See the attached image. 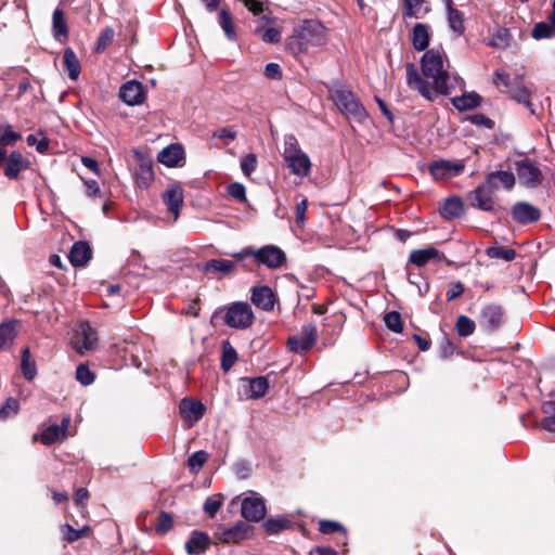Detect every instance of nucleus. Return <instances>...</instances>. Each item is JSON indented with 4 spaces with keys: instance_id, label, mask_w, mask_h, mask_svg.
Listing matches in <instances>:
<instances>
[{
    "instance_id": "nucleus-1",
    "label": "nucleus",
    "mask_w": 555,
    "mask_h": 555,
    "mask_svg": "<svg viewBox=\"0 0 555 555\" xmlns=\"http://www.w3.org/2000/svg\"><path fill=\"white\" fill-rule=\"evenodd\" d=\"M448 63L443 52L430 49L421 59L422 74L431 83L427 82L413 63L405 65L406 83L416 90L424 99L434 101L438 94L449 95L457 87H464V80L456 74H450L446 68Z\"/></svg>"
},
{
    "instance_id": "nucleus-2",
    "label": "nucleus",
    "mask_w": 555,
    "mask_h": 555,
    "mask_svg": "<svg viewBox=\"0 0 555 555\" xmlns=\"http://www.w3.org/2000/svg\"><path fill=\"white\" fill-rule=\"evenodd\" d=\"M283 158L287 163L291 172L305 178L310 175L311 162L309 156L300 149L295 135L288 134L284 139Z\"/></svg>"
},
{
    "instance_id": "nucleus-3",
    "label": "nucleus",
    "mask_w": 555,
    "mask_h": 555,
    "mask_svg": "<svg viewBox=\"0 0 555 555\" xmlns=\"http://www.w3.org/2000/svg\"><path fill=\"white\" fill-rule=\"evenodd\" d=\"M331 99L348 119L363 122L367 118L366 109L349 89L340 87L331 90Z\"/></svg>"
},
{
    "instance_id": "nucleus-4",
    "label": "nucleus",
    "mask_w": 555,
    "mask_h": 555,
    "mask_svg": "<svg viewBox=\"0 0 555 555\" xmlns=\"http://www.w3.org/2000/svg\"><path fill=\"white\" fill-rule=\"evenodd\" d=\"M255 315L249 304L236 301L230 305L224 315V323L232 328L246 330L254 323Z\"/></svg>"
},
{
    "instance_id": "nucleus-5",
    "label": "nucleus",
    "mask_w": 555,
    "mask_h": 555,
    "mask_svg": "<svg viewBox=\"0 0 555 555\" xmlns=\"http://www.w3.org/2000/svg\"><path fill=\"white\" fill-rule=\"evenodd\" d=\"M327 30L319 21H305L296 31L301 46H321L326 42Z\"/></svg>"
},
{
    "instance_id": "nucleus-6",
    "label": "nucleus",
    "mask_w": 555,
    "mask_h": 555,
    "mask_svg": "<svg viewBox=\"0 0 555 555\" xmlns=\"http://www.w3.org/2000/svg\"><path fill=\"white\" fill-rule=\"evenodd\" d=\"M317 339V326L310 323L304 325L299 334L291 336L287 340V346L293 352L305 353L314 346Z\"/></svg>"
},
{
    "instance_id": "nucleus-7",
    "label": "nucleus",
    "mask_w": 555,
    "mask_h": 555,
    "mask_svg": "<svg viewBox=\"0 0 555 555\" xmlns=\"http://www.w3.org/2000/svg\"><path fill=\"white\" fill-rule=\"evenodd\" d=\"M515 170L520 183L526 188H537L543 181L541 170L528 158L516 160Z\"/></svg>"
},
{
    "instance_id": "nucleus-8",
    "label": "nucleus",
    "mask_w": 555,
    "mask_h": 555,
    "mask_svg": "<svg viewBox=\"0 0 555 555\" xmlns=\"http://www.w3.org/2000/svg\"><path fill=\"white\" fill-rule=\"evenodd\" d=\"M255 261L268 269H279L286 262L285 253L275 245H266L255 249Z\"/></svg>"
},
{
    "instance_id": "nucleus-9",
    "label": "nucleus",
    "mask_w": 555,
    "mask_h": 555,
    "mask_svg": "<svg viewBox=\"0 0 555 555\" xmlns=\"http://www.w3.org/2000/svg\"><path fill=\"white\" fill-rule=\"evenodd\" d=\"M464 168L463 160L439 159L429 165V173L435 180H444L460 176Z\"/></svg>"
},
{
    "instance_id": "nucleus-10",
    "label": "nucleus",
    "mask_w": 555,
    "mask_h": 555,
    "mask_svg": "<svg viewBox=\"0 0 555 555\" xmlns=\"http://www.w3.org/2000/svg\"><path fill=\"white\" fill-rule=\"evenodd\" d=\"M496 190L486 180L481 185L469 193V204L480 210L492 211L494 209L493 193Z\"/></svg>"
},
{
    "instance_id": "nucleus-11",
    "label": "nucleus",
    "mask_w": 555,
    "mask_h": 555,
    "mask_svg": "<svg viewBox=\"0 0 555 555\" xmlns=\"http://www.w3.org/2000/svg\"><path fill=\"white\" fill-rule=\"evenodd\" d=\"M267 513L264 500L253 493L243 499L241 503L242 517L247 521H260Z\"/></svg>"
},
{
    "instance_id": "nucleus-12",
    "label": "nucleus",
    "mask_w": 555,
    "mask_h": 555,
    "mask_svg": "<svg viewBox=\"0 0 555 555\" xmlns=\"http://www.w3.org/2000/svg\"><path fill=\"white\" fill-rule=\"evenodd\" d=\"M96 343V332L88 322L80 323L73 338V346L75 350L82 354L85 351L93 350Z\"/></svg>"
},
{
    "instance_id": "nucleus-13",
    "label": "nucleus",
    "mask_w": 555,
    "mask_h": 555,
    "mask_svg": "<svg viewBox=\"0 0 555 555\" xmlns=\"http://www.w3.org/2000/svg\"><path fill=\"white\" fill-rule=\"evenodd\" d=\"M504 322L503 309L495 304L485 305L479 313V324L487 331L493 332Z\"/></svg>"
},
{
    "instance_id": "nucleus-14",
    "label": "nucleus",
    "mask_w": 555,
    "mask_h": 555,
    "mask_svg": "<svg viewBox=\"0 0 555 555\" xmlns=\"http://www.w3.org/2000/svg\"><path fill=\"white\" fill-rule=\"evenodd\" d=\"M253 527L245 521H238L230 528L222 529L217 533L219 541L230 544L246 540L251 534Z\"/></svg>"
},
{
    "instance_id": "nucleus-15",
    "label": "nucleus",
    "mask_w": 555,
    "mask_h": 555,
    "mask_svg": "<svg viewBox=\"0 0 555 555\" xmlns=\"http://www.w3.org/2000/svg\"><path fill=\"white\" fill-rule=\"evenodd\" d=\"M512 216L518 223L528 224L538 221L541 217V211L530 203L517 202L512 208Z\"/></svg>"
},
{
    "instance_id": "nucleus-16",
    "label": "nucleus",
    "mask_w": 555,
    "mask_h": 555,
    "mask_svg": "<svg viewBox=\"0 0 555 555\" xmlns=\"http://www.w3.org/2000/svg\"><path fill=\"white\" fill-rule=\"evenodd\" d=\"M250 300L257 308L272 311L275 305V295L267 285L255 286L251 288Z\"/></svg>"
},
{
    "instance_id": "nucleus-17",
    "label": "nucleus",
    "mask_w": 555,
    "mask_h": 555,
    "mask_svg": "<svg viewBox=\"0 0 555 555\" xmlns=\"http://www.w3.org/2000/svg\"><path fill=\"white\" fill-rule=\"evenodd\" d=\"M119 96L128 105H138L144 101L145 93L141 82L130 80L121 86Z\"/></svg>"
},
{
    "instance_id": "nucleus-18",
    "label": "nucleus",
    "mask_w": 555,
    "mask_h": 555,
    "mask_svg": "<svg viewBox=\"0 0 555 555\" xmlns=\"http://www.w3.org/2000/svg\"><path fill=\"white\" fill-rule=\"evenodd\" d=\"M202 271L206 274L222 278L235 273L236 264L229 259H210L204 263Z\"/></svg>"
},
{
    "instance_id": "nucleus-19",
    "label": "nucleus",
    "mask_w": 555,
    "mask_h": 555,
    "mask_svg": "<svg viewBox=\"0 0 555 555\" xmlns=\"http://www.w3.org/2000/svg\"><path fill=\"white\" fill-rule=\"evenodd\" d=\"M162 197L168 210L173 215V221H176L183 204L182 188L178 184H170Z\"/></svg>"
},
{
    "instance_id": "nucleus-20",
    "label": "nucleus",
    "mask_w": 555,
    "mask_h": 555,
    "mask_svg": "<svg viewBox=\"0 0 555 555\" xmlns=\"http://www.w3.org/2000/svg\"><path fill=\"white\" fill-rule=\"evenodd\" d=\"M179 409L182 417L189 422V426H192L198 422L205 412V406L202 402L190 398L182 399Z\"/></svg>"
},
{
    "instance_id": "nucleus-21",
    "label": "nucleus",
    "mask_w": 555,
    "mask_h": 555,
    "mask_svg": "<svg viewBox=\"0 0 555 555\" xmlns=\"http://www.w3.org/2000/svg\"><path fill=\"white\" fill-rule=\"evenodd\" d=\"M443 259L444 255L433 246L414 249L411 251L409 257V261L418 268L426 266L430 261L441 262Z\"/></svg>"
},
{
    "instance_id": "nucleus-22",
    "label": "nucleus",
    "mask_w": 555,
    "mask_h": 555,
    "mask_svg": "<svg viewBox=\"0 0 555 555\" xmlns=\"http://www.w3.org/2000/svg\"><path fill=\"white\" fill-rule=\"evenodd\" d=\"M508 94L514 101L525 105L531 115L537 114L535 106L531 102V92L522 85L520 77L515 79L513 88L508 91Z\"/></svg>"
},
{
    "instance_id": "nucleus-23",
    "label": "nucleus",
    "mask_w": 555,
    "mask_h": 555,
    "mask_svg": "<svg viewBox=\"0 0 555 555\" xmlns=\"http://www.w3.org/2000/svg\"><path fill=\"white\" fill-rule=\"evenodd\" d=\"M28 165L29 162L26 158H24L21 152L13 151L7 157L4 175L9 179H16L20 172L26 169Z\"/></svg>"
},
{
    "instance_id": "nucleus-24",
    "label": "nucleus",
    "mask_w": 555,
    "mask_h": 555,
    "mask_svg": "<svg viewBox=\"0 0 555 555\" xmlns=\"http://www.w3.org/2000/svg\"><path fill=\"white\" fill-rule=\"evenodd\" d=\"M92 250L87 242H76L69 251L68 259L74 267H83L91 259Z\"/></svg>"
},
{
    "instance_id": "nucleus-25",
    "label": "nucleus",
    "mask_w": 555,
    "mask_h": 555,
    "mask_svg": "<svg viewBox=\"0 0 555 555\" xmlns=\"http://www.w3.org/2000/svg\"><path fill=\"white\" fill-rule=\"evenodd\" d=\"M210 539L202 531H193L185 542V551L189 555H202L208 548Z\"/></svg>"
},
{
    "instance_id": "nucleus-26",
    "label": "nucleus",
    "mask_w": 555,
    "mask_h": 555,
    "mask_svg": "<svg viewBox=\"0 0 555 555\" xmlns=\"http://www.w3.org/2000/svg\"><path fill=\"white\" fill-rule=\"evenodd\" d=\"M157 158L168 167H177L184 159V151L180 144H170L159 152Z\"/></svg>"
},
{
    "instance_id": "nucleus-27",
    "label": "nucleus",
    "mask_w": 555,
    "mask_h": 555,
    "mask_svg": "<svg viewBox=\"0 0 555 555\" xmlns=\"http://www.w3.org/2000/svg\"><path fill=\"white\" fill-rule=\"evenodd\" d=\"M244 389L247 398L259 399L267 393L269 389V383L268 379L263 376L248 378L246 379Z\"/></svg>"
},
{
    "instance_id": "nucleus-28",
    "label": "nucleus",
    "mask_w": 555,
    "mask_h": 555,
    "mask_svg": "<svg viewBox=\"0 0 555 555\" xmlns=\"http://www.w3.org/2000/svg\"><path fill=\"white\" fill-rule=\"evenodd\" d=\"M553 36H555V0L553 1V10L547 17V22L538 23L532 29V37L538 40Z\"/></svg>"
},
{
    "instance_id": "nucleus-29",
    "label": "nucleus",
    "mask_w": 555,
    "mask_h": 555,
    "mask_svg": "<svg viewBox=\"0 0 555 555\" xmlns=\"http://www.w3.org/2000/svg\"><path fill=\"white\" fill-rule=\"evenodd\" d=\"M486 180L495 190L499 189L500 184L506 190H511L515 184V176L512 171H504V170L492 171L487 176Z\"/></svg>"
},
{
    "instance_id": "nucleus-30",
    "label": "nucleus",
    "mask_w": 555,
    "mask_h": 555,
    "mask_svg": "<svg viewBox=\"0 0 555 555\" xmlns=\"http://www.w3.org/2000/svg\"><path fill=\"white\" fill-rule=\"evenodd\" d=\"M69 424V417H65L62 421V428L56 425H50L49 427L43 430V433L40 436V440L43 444L50 446L57 441L61 437L65 436V430L67 429Z\"/></svg>"
},
{
    "instance_id": "nucleus-31",
    "label": "nucleus",
    "mask_w": 555,
    "mask_h": 555,
    "mask_svg": "<svg viewBox=\"0 0 555 555\" xmlns=\"http://www.w3.org/2000/svg\"><path fill=\"white\" fill-rule=\"evenodd\" d=\"M429 28L427 25L418 23L414 26L412 31V43L415 50L424 51L429 44Z\"/></svg>"
},
{
    "instance_id": "nucleus-32",
    "label": "nucleus",
    "mask_w": 555,
    "mask_h": 555,
    "mask_svg": "<svg viewBox=\"0 0 555 555\" xmlns=\"http://www.w3.org/2000/svg\"><path fill=\"white\" fill-rule=\"evenodd\" d=\"M429 12L425 0H403V15L410 18H422Z\"/></svg>"
},
{
    "instance_id": "nucleus-33",
    "label": "nucleus",
    "mask_w": 555,
    "mask_h": 555,
    "mask_svg": "<svg viewBox=\"0 0 555 555\" xmlns=\"http://www.w3.org/2000/svg\"><path fill=\"white\" fill-rule=\"evenodd\" d=\"M63 64L72 80H77L80 74V62L73 49L67 48L63 53Z\"/></svg>"
},
{
    "instance_id": "nucleus-34",
    "label": "nucleus",
    "mask_w": 555,
    "mask_h": 555,
    "mask_svg": "<svg viewBox=\"0 0 555 555\" xmlns=\"http://www.w3.org/2000/svg\"><path fill=\"white\" fill-rule=\"evenodd\" d=\"M16 321H4L0 324V349L8 348L16 337Z\"/></svg>"
},
{
    "instance_id": "nucleus-35",
    "label": "nucleus",
    "mask_w": 555,
    "mask_h": 555,
    "mask_svg": "<svg viewBox=\"0 0 555 555\" xmlns=\"http://www.w3.org/2000/svg\"><path fill=\"white\" fill-rule=\"evenodd\" d=\"M464 211L463 202L460 197H450L446 199L441 207V215L447 219L460 217Z\"/></svg>"
},
{
    "instance_id": "nucleus-36",
    "label": "nucleus",
    "mask_w": 555,
    "mask_h": 555,
    "mask_svg": "<svg viewBox=\"0 0 555 555\" xmlns=\"http://www.w3.org/2000/svg\"><path fill=\"white\" fill-rule=\"evenodd\" d=\"M52 31L53 36L56 39H60L61 37H67L68 35V27L65 20L64 11L60 8H56L53 11L52 15Z\"/></svg>"
},
{
    "instance_id": "nucleus-37",
    "label": "nucleus",
    "mask_w": 555,
    "mask_h": 555,
    "mask_svg": "<svg viewBox=\"0 0 555 555\" xmlns=\"http://www.w3.org/2000/svg\"><path fill=\"white\" fill-rule=\"evenodd\" d=\"M451 102L459 111H466L477 107L481 102V98L477 93H465L461 96L452 98Z\"/></svg>"
},
{
    "instance_id": "nucleus-38",
    "label": "nucleus",
    "mask_w": 555,
    "mask_h": 555,
    "mask_svg": "<svg viewBox=\"0 0 555 555\" xmlns=\"http://www.w3.org/2000/svg\"><path fill=\"white\" fill-rule=\"evenodd\" d=\"M448 21L451 29L459 35H462L465 30L463 14L454 9L451 4V0H448Z\"/></svg>"
},
{
    "instance_id": "nucleus-39",
    "label": "nucleus",
    "mask_w": 555,
    "mask_h": 555,
    "mask_svg": "<svg viewBox=\"0 0 555 555\" xmlns=\"http://www.w3.org/2000/svg\"><path fill=\"white\" fill-rule=\"evenodd\" d=\"M21 369L27 380H31L35 378L37 374L36 363L31 359L30 351L28 348H25L22 351Z\"/></svg>"
},
{
    "instance_id": "nucleus-40",
    "label": "nucleus",
    "mask_w": 555,
    "mask_h": 555,
    "mask_svg": "<svg viewBox=\"0 0 555 555\" xmlns=\"http://www.w3.org/2000/svg\"><path fill=\"white\" fill-rule=\"evenodd\" d=\"M154 179L151 164L142 163L135 173V183L140 188H147Z\"/></svg>"
},
{
    "instance_id": "nucleus-41",
    "label": "nucleus",
    "mask_w": 555,
    "mask_h": 555,
    "mask_svg": "<svg viewBox=\"0 0 555 555\" xmlns=\"http://www.w3.org/2000/svg\"><path fill=\"white\" fill-rule=\"evenodd\" d=\"M21 139V133L14 131L11 125H0V145H14Z\"/></svg>"
},
{
    "instance_id": "nucleus-42",
    "label": "nucleus",
    "mask_w": 555,
    "mask_h": 555,
    "mask_svg": "<svg viewBox=\"0 0 555 555\" xmlns=\"http://www.w3.org/2000/svg\"><path fill=\"white\" fill-rule=\"evenodd\" d=\"M486 254L490 258L503 259L505 261H512L516 257V251L513 248H506L503 246H491L486 249Z\"/></svg>"
},
{
    "instance_id": "nucleus-43",
    "label": "nucleus",
    "mask_w": 555,
    "mask_h": 555,
    "mask_svg": "<svg viewBox=\"0 0 555 555\" xmlns=\"http://www.w3.org/2000/svg\"><path fill=\"white\" fill-rule=\"evenodd\" d=\"M237 360L236 350L232 347L229 341H224L222 345V357L221 367L224 371H229Z\"/></svg>"
},
{
    "instance_id": "nucleus-44",
    "label": "nucleus",
    "mask_w": 555,
    "mask_h": 555,
    "mask_svg": "<svg viewBox=\"0 0 555 555\" xmlns=\"http://www.w3.org/2000/svg\"><path fill=\"white\" fill-rule=\"evenodd\" d=\"M254 33L268 43H276L281 40V31L275 27L264 28L259 25L255 27Z\"/></svg>"
},
{
    "instance_id": "nucleus-45",
    "label": "nucleus",
    "mask_w": 555,
    "mask_h": 555,
    "mask_svg": "<svg viewBox=\"0 0 555 555\" xmlns=\"http://www.w3.org/2000/svg\"><path fill=\"white\" fill-rule=\"evenodd\" d=\"M291 521L285 517L269 518L264 521L266 531L270 534H278L288 528Z\"/></svg>"
},
{
    "instance_id": "nucleus-46",
    "label": "nucleus",
    "mask_w": 555,
    "mask_h": 555,
    "mask_svg": "<svg viewBox=\"0 0 555 555\" xmlns=\"http://www.w3.org/2000/svg\"><path fill=\"white\" fill-rule=\"evenodd\" d=\"M219 23L221 28L223 29L225 36L230 40L235 39V28L232 21V15L229 11L222 9L219 13Z\"/></svg>"
},
{
    "instance_id": "nucleus-47",
    "label": "nucleus",
    "mask_w": 555,
    "mask_h": 555,
    "mask_svg": "<svg viewBox=\"0 0 555 555\" xmlns=\"http://www.w3.org/2000/svg\"><path fill=\"white\" fill-rule=\"evenodd\" d=\"M476 328L475 322L466 315H460L455 323V330L461 337L470 336Z\"/></svg>"
},
{
    "instance_id": "nucleus-48",
    "label": "nucleus",
    "mask_w": 555,
    "mask_h": 555,
    "mask_svg": "<svg viewBox=\"0 0 555 555\" xmlns=\"http://www.w3.org/2000/svg\"><path fill=\"white\" fill-rule=\"evenodd\" d=\"M223 499L224 498L221 493H217V494L208 496L205 500L203 508H204L205 513H207L209 515L210 518H214L216 516V514L218 513V511L220 509V507L223 504Z\"/></svg>"
},
{
    "instance_id": "nucleus-49",
    "label": "nucleus",
    "mask_w": 555,
    "mask_h": 555,
    "mask_svg": "<svg viewBox=\"0 0 555 555\" xmlns=\"http://www.w3.org/2000/svg\"><path fill=\"white\" fill-rule=\"evenodd\" d=\"M209 455L206 451L194 452L189 456L188 464L192 473H197L207 462Z\"/></svg>"
},
{
    "instance_id": "nucleus-50",
    "label": "nucleus",
    "mask_w": 555,
    "mask_h": 555,
    "mask_svg": "<svg viewBox=\"0 0 555 555\" xmlns=\"http://www.w3.org/2000/svg\"><path fill=\"white\" fill-rule=\"evenodd\" d=\"M244 5L255 15L260 16L259 20L264 23H269L271 18L269 15L263 14V3L261 0H242Z\"/></svg>"
},
{
    "instance_id": "nucleus-51",
    "label": "nucleus",
    "mask_w": 555,
    "mask_h": 555,
    "mask_svg": "<svg viewBox=\"0 0 555 555\" xmlns=\"http://www.w3.org/2000/svg\"><path fill=\"white\" fill-rule=\"evenodd\" d=\"M384 321L386 326L395 332V333H401L403 331L402 322H401V315L397 311H390L387 312L384 317Z\"/></svg>"
},
{
    "instance_id": "nucleus-52",
    "label": "nucleus",
    "mask_w": 555,
    "mask_h": 555,
    "mask_svg": "<svg viewBox=\"0 0 555 555\" xmlns=\"http://www.w3.org/2000/svg\"><path fill=\"white\" fill-rule=\"evenodd\" d=\"M20 410V403L14 398H8L5 403L0 409V420L4 421L11 416H14L17 414Z\"/></svg>"
},
{
    "instance_id": "nucleus-53",
    "label": "nucleus",
    "mask_w": 555,
    "mask_h": 555,
    "mask_svg": "<svg viewBox=\"0 0 555 555\" xmlns=\"http://www.w3.org/2000/svg\"><path fill=\"white\" fill-rule=\"evenodd\" d=\"M94 373L86 364H79L76 370V379L83 386L91 385L94 382Z\"/></svg>"
},
{
    "instance_id": "nucleus-54",
    "label": "nucleus",
    "mask_w": 555,
    "mask_h": 555,
    "mask_svg": "<svg viewBox=\"0 0 555 555\" xmlns=\"http://www.w3.org/2000/svg\"><path fill=\"white\" fill-rule=\"evenodd\" d=\"M493 83L498 88H500V86L502 85L505 89L501 90V91L506 92V93H508V91L513 88V85H514L511 81L509 74L504 70H501V69L495 70Z\"/></svg>"
},
{
    "instance_id": "nucleus-55",
    "label": "nucleus",
    "mask_w": 555,
    "mask_h": 555,
    "mask_svg": "<svg viewBox=\"0 0 555 555\" xmlns=\"http://www.w3.org/2000/svg\"><path fill=\"white\" fill-rule=\"evenodd\" d=\"M172 525L173 519L171 515L166 512H162L158 516L156 531L162 534L167 533L172 528Z\"/></svg>"
},
{
    "instance_id": "nucleus-56",
    "label": "nucleus",
    "mask_w": 555,
    "mask_h": 555,
    "mask_svg": "<svg viewBox=\"0 0 555 555\" xmlns=\"http://www.w3.org/2000/svg\"><path fill=\"white\" fill-rule=\"evenodd\" d=\"M257 167V156L253 153L247 154L241 159V169L245 176H250Z\"/></svg>"
},
{
    "instance_id": "nucleus-57",
    "label": "nucleus",
    "mask_w": 555,
    "mask_h": 555,
    "mask_svg": "<svg viewBox=\"0 0 555 555\" xmlns=\"http://www.w3.org/2000/svg\"><path fill=\"white\" fill-rule=\"evenodd\" d=\"M228 194L240 202H246L245 188L238 182L231 183L228 186Z\"/></svg>"
},
{
    "instance_id": "nucleus-58",
    "label": "nucleus",
    "mask_w": 555,
    "mask_h": 555,
    "mask_svg": "<svg viewBox=\"0 0 555 555\" xmlns=\"http://www.w3.org/2000/svg\"><path fill=\"white\" fill-rule=\"evenodd\" d=\"M26 141L29 146H36V150L41 154L46 153L49 149V141L46 137L38 140L35 134H29Z\"/></svg>"
},
{
    "instance_id": "nucleus-59",
    "label": "nucleus",
    "mask_w": 555,
    "mask_h": 555,
    "mask_svg": "<svg viewBox=\"0 0 555 555\" xmlns=\"http://www.w3.org/2000/svg\"><path fill=\"white\" fill-rule=\"evenodd\" d=\"M214 138L222 139L227 143L235 140L236 131L230 127H223L212 132Z\"/></svg>"
},
{
    "instance_id": "nucleus-60",
    "label": "nucleus",
    "mask_w": 555,
    "mask_h": 555,
    "mask_svg": "<svg viewBox=\"0 0 555 555\" xmlns=\"http://www.w3.org/2000/svg\"><path fill=\"white\" fill-rule=\"evenodd\" d=\"M319 530L324 534H330L336 531H344V527L337 521L322 520L320 521Z\"/></svg>"
},
{
    "instance_id": "nucleus-61",
    "label": "nucleus",
    "mask_w": 555,
    "mask_h": 555,
    "mask_svg": "<svg viewBox=\"0 0 555 555\" xmlns=\"http://www.w3.org/2000/svg\"><path fill=\"white\" fill-rule=\"evenodd\" d=\"M114 30L111 27L103 29L98 38V50H103L114 38Z\"/></svg>"
},
{
    "instance_id": "nucleus-62",
    "label": "nucleus",
    "mask_w": 555,
    "mask_h": 555,
    "mask_svg": "<svg viewBox=\"0 0 555 555\" xmlns=\"http://www.w3.org/2000/svg\"><path fill=\"white\" fill-rule=\"evenodd\" d=\"M464 293V286L461 282H451L448 285L447 299L449 301L454 300Z\"/></svg>"
},
{
    "instance_id": "nucleus-63",
    "label": "nucleus",
    "mask_w": 555,
    "mask_h": 555,
    "mask_svg": "<svg viewBox=\"0 0 555 555\" xmlns=\"http://www.w3.org/2000/svg\"><path fill=\"white\" fill-rule=\"evenodd\" d=\"M308 208V201L307 198H302L297 205H296V223L299 227H302L305 224L306 220V211Z\"/></svg>"
},
{
    "instance_id": "nucleus-64",
    "label": "nucleus",
    "mask_w": 555,
    "mask_h": 555,
    "mask_svg": "<svg viewBox=\"0 0 555 555\" xmlns=\"http://www.w3.org/2000/svg\"><path fill=\"white\" fill-rule=\"evenodd\" d=\"M551 404L553 406L552 414L543 418L541 426L545 430L555 433V401Z\"/></svg>"
}]
</instances>
